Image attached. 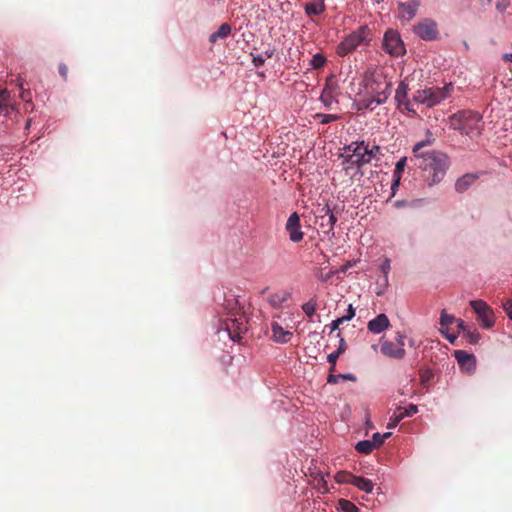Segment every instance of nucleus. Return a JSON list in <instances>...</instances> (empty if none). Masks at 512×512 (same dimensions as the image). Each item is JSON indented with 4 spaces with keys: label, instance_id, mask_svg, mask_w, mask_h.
Here are the masks:
<instances>
[{
    "label": "nucleus",
    "instance_id": "obj_9",
    "mask_svg": "<svg viewBox=\"0 0 512 512\" xmlns=\"http://www.w3.org/2000/svg\"><path fill=\"white\" fill-rule=\"evenodd\" d=\"M383 49L392 56L398 57L404 54V45L397 31L388 30L384 34Z\"/></svg>",
    "mask_w": 512,
    "mask_h": 512
},
{
    "label": "nucleus",
    "instance_id": "obj_33",
    "mask_svg": "<svg viewBox=\"0 0 512 512\" xmlns=\"http://www.w3.org/2000/svg\"><path fill=\"white\" fill-rule=\"evenodd\" d=\"M457 318H455L453 315H450L446 312L445 309L441 311L440 316V325L441 329H447L449 325L455 323Z\"/></svg>",
    "mask_w": 512,
    "mask_h": 512
},
{
    "label": "nucleus",
    "instance_id": "obj_2",
    "mask_svg": "<svg viewBox=\"0 0 512 512\" xmlns=\"http://www.w3.org/2000/svg\"><path fill=\"white\" fill-rule=\"evenodd\" d=\"M481 119L480 114L463 110L451 115L448 124L451 129L458 130L461 134L475 136L481 132Z\"/></svg>",
    "mask_w": 512,
    "mask_h": 512
},
{
    "label": "nucleus",
    "instance_id": "obj_1",
    "mask_svg": "<svg viewBox=\"0 0 512 512\" xmlns=\"http://www.w3.org/2000/svg\"><path fill=\"white\" fill-rule=\"evenodd\" d=\"M410 161L422 171L423 178L429 186L439 184L450 167L449 156L445 152L434 149L413 155Z\"/></svg>",
    "mask_w": 512,
    "mask_h": 512
},
{
    "label": "nucleus",
    "instance_id": "obj_47",
    "mask_svg": "<svg viewBox=\"0 0 512 512\" xmlns=\"http://www.w3.org/2000/svg\"><path fill=\"white\" fill-rule=\"evenodd\" d=\"M510 6V0H498L496 3V9L499 12H504Z\"/></svg>",
    "mask_w": 512,
    "mask_h": 512
},
{
    "label": "nucleus",
    "instance_id": "obj_22",
    "mask_svg": "<svg viewBox=\"0 0 512 512\" xmlns=\"http://www.w3.org/2000/svg\"><path fill=\"white\" fill-rule=\"evenodd\" d=\"M326 9L324 0H312L311 2L305 5V13L308 16L311 15H320Z\"/></svg>",
    "mask_w": 512,
    "mask_h": 512
},
{
    "label": "nucleus",
    "instance_id": "obj_3",
    "mask_svg": "<svg viewBox=\"0 0 512 512\" xmlns=\"http://www.w3.org/2000/svg\"><path fill=\"white\" fill-rule=\"evenodd\" d=\"M391 87L392 83L382 76L372 75L366 78L365 89L370 98L367 100L365 107L371 108L373 103L376 105L385 103L391 94Z\"/></svg>",
    "mask_w": 512,
    "mask_h": 512
},
{
    "label": "nucleus",
    "instance_id": "obj_44",
    "mask_svg": "<svg viewBox=\"0 0 512 512\" xmlns=\"http://www.w3.org/2000/svg\"><path fill=\"white\" fill-rule=\"evenodd\" d=\"M336 87H337V83H336V80H335L334 76L328 77L327 80H326L324 89H328L329 93H333L334 94V91H335Z\"/></svg>",
    "mask_w": 512,
    "mask_h": 512
},
{
    "label": "nucleus",
    "instance_id": "obj_21",
    "mask_svg": "<svg viewBox=\"0 0 512 512\" xmlns=\"http://www.w3.org/2000/svg\"><path fill=\"white\" fill-rule=\"evenodd\" d=\"M320 212L323 213L322 215L318 216L320 220H325L327 218V229L324 230L325 233H330L333 231L334 225L337 222L336 216L331 212L328 205H325L320 209Z\"/></svg>",
    "mask_w": 512,
    "mask_h": 512
},
{
    "label": "nucleus",
    "instance_id": "obj_8",
    "mask_svg": "<svg viewBox=\"0 0 512 512\" xmlns=\"http://www.w3.org/2000/svg\"><path fill=\"white\" fill-rule=\"evenodd\" d=\"M413 32L425 41L435 40L439 34L437 23L430 18H425L414 25Z\"/></svg>",
    "mask_w": 512,
    "mask_h": 512
},
{
    "label": "nucleus",
    "instance_id": "obj_35",
    "mask_svg": "<svg viewBox=\"0 0 512 512\" xmlns=\"http://www.w3.org/2000/svg\"><path fill=\"white\" fill-rule=\"evenodd\" d=\"M316 308L317 302L315 298H311L308 302L302 305L303 312L310 318L315 314Z\"/></svg>",
    "mask_w": 512,
    "mask_h": 512
},
{
    "label": "nucleus",
    "instance_id": "obj_17",
    "mask_svg": "<svg viewBox=\"0 0 512 512\" xmlns=\"http://www.w3.org/2000/svg\"><path fill=\"white\" fill-rule=\"evenodd\" d=\"M478 179L477 174L467 173L458 178L455 182V190L458 193H464L467 191Z\"/></svg>",
    "mask_w": 512,
    "mask_h": 512
},
{
    "label": "nucleus",
    "instance_id": "obj_51",
    "mask_svg": "<svg viewBox=\"0 0 512 512\" xmlns=\"http://www.w3.org/2000/svg\"><path fill=\"white\" fill-rule=\"evenodd\" d=\"M441 334L450 342L454 343L457 339V336L454 334H450L447 329H440Z\"/></svg>",
    "mask_w": 512,
    "mask_h": 512
},
{
    "label": "nucleus",
    "instance_id": "obj_19",
    "mask_svg": "<svg viewBox=\"0 0 512 512\" xmlns=\"http://www.w3.org/2000/svg\"><path fill=\"white\" fill-rule=\"evenodd\" d=\"M271 330L273 333V338L276 342L287 343L292 337V333L290 331L284 330L283 327L277 322H272Z\"/></svg>",
    "mask_w": 512,
    "mask_h": 512
},
{
    "label": "nucleus",
    "instance_id": "obj_54",
    "mask_svg": "<svg viewBox=\"0 0 512 512\" xmlns=\"http://www.w3.org/2000/svg\"><path fill=\"white\" fill-rule=\"evenodd\" d=\"M404 339H405V336L403 334L397 333V338H396L397 343L396 344L398 346H401L402 348H404V346H405Z\"/></svg>",
    "mask_w": 512,
    "mask_h": 512
},
{
    "label": "nucleus",
    "instance_id": "obj_29",
    "mask_svg": "<svg viewBox=\"0 0 512 512\" xmlns=\"http://www.w3.org/2000/svg\"><path fill=\"white\" fill-rule=\"evenodd\" d=\"M355 475L347 471H339L335 475V481L339 484H352Z\"/></svg>",
    "mask_w": 512,
    "mask_h": 512
},
{
    "label": "nucleus",
    "instance_id": "obj_55",
    "mask_svg": "<svg viewBox=\"0 0 512 512\" xmlns=\"http://www.w3.org/2000/svg\"><path fill=\"white\" fill-rule=\"evenodd\" d=\"M479 3L482 7L485 8L491 5L492 0H479Z\"/></svg>",
    "mask_w": 512,
    "mask_h": 512
},
{
    "label": "nucleus",
    "instance_id": "obj_38",
    "mask_svg": "<svg viewBox=\"0 0 512 512\" xmlns=\"http://www.w3.org/2000/svg\"><path fill=\"white\" fill-rule=\"evenodd\" d=\"M420 382L421 384H423L424 386H427L433 379L434 377V374L432 372L431 369L429 368H425V369H422L420 370Z\"/></svg>",
    "mask_w": 512,
    "mask_h": 512
},
{
    "label": "nucleus",
    "instance_id": "obj_34",
    "mask_svg": "<svg viewBox=\"0 0 512 512\" xmlns=\"http://www.w3.org/2000/svg\"><path fill=\"white\" fill-rule=\"evenodd\" d=\"M11 107V94L7 89L0 90V112Z\"/></svg>",
    "mask_w": 512,
    "mask_h": 512
},
{
    "label": "nucleus",
    "instance_id": "obj_57",
    "mask_svg": "<svg viewBox=\"0 0 512 512\" xmlns=\"http://www.w3.org/2000/svg\"><path fill=\"white\" fill-rule=\"evenodd\" d=\"M326 224H327V218H326L325 220H321V222H320V224H319V225H320V227H321L322 229H327Z\"/></svg>",
    "mask_w": 512,
    "mask_h": 512
},
{
    "label": "nucleus",
    "instance_id": "obj_16",
    "mask_svg": "<svg viewBox=\"0 0 512 512\" xmlns=\"http://www.w3.org/2000/svg\"><path fill=\"white\" fill-rule=\"evenodd\" d=\"M390 325L388 317L381 313L368 322V330L372 333L379 334L387 329Z\"/></svg>",
    "mask_w": 512,
    "mask_h": 512
},
{
    "label": "nucleus",
    "instance_id": "obj_27",
    "mask_svg": "<svg viewBox=\"0 0 512 512\" xmlns=\"http://www.w3.org/2000/svg\"><path fill=\"white\" fill-rule=\"evenodd\" d=\"M340 158L343 159L342 161V166H343V170L348 173V171L355 166V157L352 156V152H345V153H342L340 154L339 156Z\"/></svg>",
    "mask_w": 512,
    "mask_h": 512
},
{
    "label": "nucleus",
    "instance_id": "obj_50",
    "mask_svg": "<svg viewBox=\"0 0 512 512\" xmlns=\"http://www.w3.org/2000/svg\"><path fill=\"white\" fill-rule=\"evenodd\" d=\"M354 316H355V309L353 308L352 304H350L347 309V314L342 316L341 318H342V320H344L346 322V321H350Z\"/></svg>",
    "mask_w": 512,
    "mask_h": 512
},
{
    "label": "nucleus",
    "instance_id": "obj_11",
    "mask_svg": "<svg viewBox=\"0 0 512 512\" xmlns=\"http://www.w3.org/2000/svg\"><path fill=\"white\" fill-rule=\"evenodd\" d=\"M421 5L420 0H410L408 2H398V17L403 22L411 21L417 14Z\"/></svg>",
    "mask_w": 512,
    "mask_h": 512
},
{
    "label": "nucleus",
    "instance_id": "obj_59",
    "mask_svg": "<svg viewBox=\"0 0 512 512\" xmlns=\"http://www.w3.org/2000/svg\"><path fill=\"white\" fill-rule=\"evenodd\" d=\"M335 367H336V365L331 364V367L329 369L330 374H333Z\"/></svg>",
    "mask_w": 512,
    "mask_h": 512
},
{
    "label": "nucleus",
    "instance_id": "obj_46",
    "mask_svg": "<svg viewBox=\"0 0 512 512\" xmlns=\"http://www.w3.org/2000/svg\"><path fill=\"white\" fill-rule=\"evenodd\" d=\"M502 307L506 312L507 316L509 317V319L512 320V299H505L502 303Z\"/></svg>",
    "mask_w": 512,
    "mask_h": 512
},
{
    "label": "nucleus",
    "instance_id": "obj_43",
    "mask_svg": "<svg viewBox=\"0 0 512 512\" xmlns=\"http://www.w3.org/2000/svg\"><path fill=\"white\" fill-rule=\"evenodd\" d=\"M320 99L323 102V104L328 107L334 100V94L329 93L328 89H323Z\"/></svg>",
    "mask_w": 512,
    "mask_h": 512
},
{
    "label": "nucleus",
    "instance_id": "obj_23",
    "mask_svg": "<svg viewBox=\"0 0 512 512\" xmlns=\"http://www.w3.org/2000/svg\"><path fill=\"white\" fill-rule=\"evenodd\" d=\"M435 141V138L433 137L430 130H427L426 132V138L422 141L417 142L413 148H412V154L417 155L421 153H425L426 151H423V148L427 146H431Z\"/></svg>",
    "mask_w": 512,
    "mask_h": 512
},
{
    "label": "nucleus",
    "instance_id": "obj_20",
    "mask_svg": "<svg viewBox=\"0 0 512 512\" xmlns=\"http://www.w3.org/2000/svg\"><path fill=\"white\" fill-rule=\"evenodd\" d=\"M291 297L288 291H278L268 296L267 301L273 308H280L281 305Z\"/></svg>",
    "mask_w": 512,
    "mask_h": 512
},
{
    "label": "nucleus",
    "instance_id": "obj_42",
    "mask_svg": "<svg viewBox=\"0 0 512 512\" xmlns=\"http://www.w3.org/2000/svg\"><path fill=\"white\" fill-rule=\"evenodd\" d=\"M316 118H319L321 120L322 124H328L330 122L336 121L339 119L338 115L334 114H323V113H317L315 115Z\"/></svg>",
    "mask_w": 512,
    "mask_h": 512
},
{
    "label": "nucleus",
    "instance_id": "obj_30",
    "mask_svg": "<svg viewBox=\"0 0 512 512\" xmlns=\"http://www.w3.org/2000/svg\"><path fill=\"white\" fill-rule=\"evenodd\" d=\"M349 380V381H356V376L354 374H351V373H347V374H338V375H334V374H329L328 375V378H327V382L329 384H337L339 382V380Z\"/></svg>",
    "mask_w": 512,
    "mask_h": 512
},
{
    "label": "nucleus",
    "instance_id": "obj_39",
    "mask_svg": "<svg viewBox=\"0 0 512 512\" xmlns=\"http://www.w3.org/2000/svg\"><path fill=\"white\" fill-rule=\"evenodd\" d=\"M390 436L391 432H387L384 434L374 433L372 436V440L370 441L373 443L374 448H379L384 443L385 439L389 438Z\"/></svg>",
    "mask_w": 512,
    "mask_h": 512
},
{
    "label": "nucleus",
    "instance_id": "obj_45",
    "mask_svg": "<svg viewBox=\"0 0 512 512\" xmlns=\"http://www.w3.org/2000/svg\"><path fill=\"white\" fill-rule=\"evenodd\" d=\"M402 412L405 415V417H412L418 412L417 405L409 404L407 408L402 407Z\"/></svg>",
    "mask_w": 512,
    "mask_h": 512
},
{
    "label": "nucleus",
    "instance_id": "obj_4",
    "mask_svg": "<svg viewBox=\"0 0 512 512\" xmlns=\"http://www.w3.org/2000/svg\"><path fill=\"white\" fill-rule=\"evenodd\" d=\"M454 87L452 83L446 84L443 87H426L419 89L413 94V101L417 104L425 105L428 108H432L450 97Z\"/></svg>",
    "mask_w": 512,
    "mask_h": 512
},
{
    "label": "nucleus",
    "instance_id": "obj_14",
    "mask_svg": "<svg viewBox=\"0 0 512 512\" xmlns=\"http://www.w3.org/2000/svg\"><path fill=\"white\" fill-rule=\"evenodd\" d=\"M225 325L226 330L233 341L239 340L240 334L247 330L244 323V317L242 315L239 318H228Z\"/></svg>",
    "mask_w": 512,
    "mask_h": 512
},
{
    "label": "nucleus",
    "instance_id": "obj_6",
    "mask_svg": "<svg viewBox=\"0 0 512 512\" xmlns=\"http://www.w3.org/2000/svg\"><path fill=\"white\" fill-rule=\"evenodd\" d=\"M409 85L406 81H401L395 91L394 100L396 102L397 109L402 113H407L410 116H416L417 112L414 108L413 98L409 99Z\"/></svg>",
    "mask_w": 512,
    "mask_h": 512
},
{
    "label": "nucleus",
    "instance_id": "obj_52",
    "mask_svg": "<svg viewBox=\"0 0 512 512\" xmlns=\"http://www.w3.org/2000/svg\"><path fill=\"white\" fill-rule=\"evenodd\" d=\"M266 61V58L261 54L253 57V63L256 67L262 66Z\"/></svg>",
    "mask_w": 512,
    "mask_h": 512
},
{
    "label": "nucleus",
    "instance_id": "obj_48",
    "mask_svg": "<svg viewBox=\"0 0 512 512\" xmlns=\"http://www.w3.org/2000/svg\"><path fill=\"white\" fill-rule=\"evenodd\" d=\"M455 323L457 324L458 333L465 334L467 330L471 328V326L466 325L462 319H457Z\"/></svg>",
    "mask_w": 512,
    "mask_h": 512
},
{
    "label": "nucleus",
    "instance_id": "obj_10",
    "mask_svg": "<svg viewBox=\"0 0 512 512\" xmlns=\"http://www.w3.org/2000/svg\"><path fill=\"white\" fill-rule=\"evenodd\" d=\"M343 150L345 152H352L355 157V166L360 169L363 166L370 164L371 161L367 156V143L365 141H355L346 145Z\"/></svg>",
    "mask_w": 512,
    "mask_h": 512
},
{
    "label": "nucleus",
    "instance_id": "obj_24",
    "mask_svg": "<svg viewBox=\"0 0 512 512\" xmlns=\"http://www.w3.org/2000/svg\"><path fill=\"white\" fill-rule=\"evenodd\" d=\"M337 337L340 338V341H339V347L336 351H334L333 353L329 354L328 357H327V360L330 364H333V365H336V361L338 359V357L343 354L346 349H347V344H346V341L345 339L341 336V333L340 331L337 333Z\"/></svg>",
    "mask_w": 512,
    "mask_h": 512
},
{
    "label": "nucleus",
    "instance_id": "obj_28",
    "mask_svg": "<svg viewBox=\"0 0 512 512\" xmlns=\"http://www.w3.org/2000/svg\"><path fill=\"white\" fill-rule=\"evenodd\" d=\"M405 418V415L402 412V407L399 406L395 409L393 414L390 416L389 422L387 424V428L392 429L395 428L398 423Z\"/></svg>",
    "mask_w": 512,
    "mask_h": 512
},
{
    "label": "nucleus",
    "instance_id": "obj_31",
    "mask_svg": "<svg viewBox=\"0 0 512 512\" xmlns=\"http://www.w3.org/2000/svg\"><path fill=\"white\" fill-rule=\"evenodd\" d=\"M355 449L357 452L367 455L370 454L375 448L370 440H363L356 444Z\"/></svg>",
    "mask_w": 512,
    "mask_h": 512
},
{
    "label": "nucleus",
    "instance_id": "obj_40",
    "mask_svg": "<svg viewBox=\"0 0 512 512\" xmlns=\"http://www.w3.org/2000/svg\"><path fill=\"white\" fill-rule=\"evenodd\" d=\"M325 63H326V58L324 55H322L320 53L315 54L310 61V65L314 69L322 68L325 65Z\"/></svg>",
    "mask_w": 512,
    "mask_h": 512
},
{
    "label": "nucleus",
    "instance_id": "obj_25",
    "mask_svg": "<svg viewBox=\"0 0 512 512\" xmlns=\"http://www.w3.org/2000/svg\"><path fill=\"white\" fill-rule=\"evenodd\" d=\"M231 30V26L228 23H223L216 32L210 35L209 42L215 43L218 39L226 38L231 33Z\"/></svg>",
    "mask_w": 512,
    "mask_h": 512
},
{
    "label": "nucleus",
    "instance_id": "obj_15",
    "mask_svg": "<svg viewBox=\"0 0 512 512\" xmlns=\"http://www.w3.org/2000/svg\"><path fill=\"white\" fill-rule=\"evenodd\" d=\"M381 353L390 358L402 359L405 356V349L394 342L384 341L381 344Z\"/></svg>",
    "mask_w": 512,
    "mask_h": 512
},
{
    "label": "nucleus",
    "instance_id": "obj_37",
    "mask_svg": "<svg viewBox=\"0 0 512 512\" xmlns=\"http://www.w3.org/2000/svg\"><path fill=\"white\" fill-rule=\"evenodd\" d=\"M367 156L369 157L370 161L372 162L374 159H379L381 155V148L378 145H372L370 146L369 143H367Z\"/></svg>",
    "mask_w": 512,
    "mask_h": 512
},
{
    "label": "nucleus",
    "instance_id": "obj_53",
    "mask_svg": "<svg viewBox=\"0 0 512 512\" xmlns=\"http://www.w3.org/2000/svg\"><path fill=\"white\" fill-rule=\"evenodd\" d=\"M59 74L61 75L63 80H65V81L67 80L68 67L65 64H60L59 65Z\"/></svg>",
    "mask_w": 512,
    "mask_h": 512
},
{
    "label": "nucleus",
    "instance_id": "obj_18",
    "mask_svg": "<svg viewBox=\"0 0 512 512\" xmlns=\"http://www.w3.org/2000/svg\"><path fill=\"white\" fill-rule=\"evenodd\" d=\"M406 165L407 157H401L395 165V170L393 172V183L391 186V190L393 192L392 195H395V190L398 188L400 184L401 175L404 172Z\"/></svg>",
    "mask_w": 512,
    "mask_h": 512
},
{
    "label": "nucleus",
    "instance_id": "obj_58",
    "mask_svg": "<svg viewBox=\"0 0 512 512\" xmlns=\"http://www.w3.org/2000/svg\"><path fill=\"white\" fill-rule=\"evenodd\" d=\"M272 55H273V51H266V52L264 53V55H263V56H264L266 59H268V58H271V57H272Z\"/></svg>",
    "mask_w": 512,
    "mask_h": 512
},
{
    "label": "nucleus",
    "instance_id": "obj_26",
    "mask_svg": "<svg viewBox=\"0 0 512 512\" xmlns=\"http://www.w3.org/2000/svg\"><path fill=\"white\" fill-rule=\"evenodd\" d=\"M352 485H354L355 487H357L358 489H360L366 493L372 492V490L374 488V484L372 483L371 480L366 479L364 477H360V476L354 477Z\"/></svg>",
    "mask_w": 512,
    "mask_h": 512
},
{
    "label": "nucleus",
    "instance_id": "obj_56",
    "mask_svg": "<svg viewBox=\"0 0 512 512\" xmlns=\"http://www.w3.org/2000/svg\"><path fill=\"white\" fill-rule=\"evenodd\" d=\"M503 60L506 62H512V53H506L503 55Z\"/></svg>",
    "mask_w": 512,
    "mask_h": 512
},
{
    "label": "nucleus",
    "instance_id": "obj_13",
    "mask_svg": "<svg viewBox=\"0 0 512 512\" xmlns=\"http://www.w3.org/2000/svg\"><path fill=\"white\" fill-rule=\"evenodd\" d=\"M454 357L457 360L461 369L469 374H472L476 370V358L473 354H469L463 350H455Z\"/></svg>",
    "mask_w": 512,
    "mask_h": 512
},
{
    "label": "nucleus",
    "instance_id": "obj_41",
    "mask_svg": "<svg viewBox=\"0 0 512 512\" xmlns=\"http://www.w3.org/2000/svg\"><path fill=\"white\" fill-rule=\"evenodd\" d=\"M464 335L471 344H477L481 338L480 333L477 331L476 328L472 326L470 329L467 330V332Z\"/></svg>",
    "mask_w": 512,
    "mask_h": 512
},
{
    "label": "nucleus",
    "instance_id": "obj_60",
    "mask_svg": "<svg viewBox=\"0 0 512 512\" xmlns=\"http://www.w3.org/2000/svg\"><path fill=\"white\" fill-rule=\"evenodd\" d=\"M30 120H28L27 124H26V128L30 127Z\"/></svg>",
    "mask_w": 512,
    "mask_h": 512
},
{
    "label": "nucleus",
    "instance_id": "obj_32",
    "mask_svg": "<svg viewBox=\"0 0 512 512\" xmlns=\"http://www.w3.org/2000/svg\"><path fill=\"white\" fill-rule=\"evenodd\" d=\"M337 509L340 512H359L358 508L351 501L340 499L337 504Z\"/></svg>",
    "mask_w": 512,
    "mask_h": 512
},
{
    "label": "nucleus",
    "instance_id": "obj_36",
    "mask_svg": "<svg viewBox=\"0 0 512 512\" xmlns=\"http://www.w3.org/2000/svg\"><path fill=\"white\" fill-rule=\"evenodd\" d=\"M379 269L383 273L384 285L387 286L388 285V274H389V272L391 270V261H390V259L389 258H384L382 263L379 265Z\"/></svg>",
    "mask_w": 512,
    "mask_h": 512
},
{
    "label": "nucleus",
    "instance_id": "obj_12",
    "mask_svg": "<svg viewBox=\"0 0 512 512\" xmlns=\"http://www.w3.org/2000/svg\"><path fill=\"white\" fill-rule=\"evenodd\" d=\"M286 230L292 242L297 243L303 239L304 234L301 231L300 218L296 212L289 216L286 222Z\"/></svg>",
    "mask_w": 512,
    "mask_h": 512
},
{
    "label": "nucleus",
    "instance_id": "obj_61",
    "mask_svg": "<svg viewBox=\"0 0 512 512\" xmlns=\"http://www.w3.org/2000/svg\"><path fill=\"white\" fill-rule=\"evenodd\" d=\"M267 290H268V288H264V289L262 290V292H261V293L263 294V293H265Z\"/></svg>",
    "mask_w": 512,
    "mask_h": 512
},
{
    "label": "nucleus",
    "instance_id": "obj_7",
    "mask_svg": "<svg viewBox=\"0 0 512 512\" xmlns=\"http://www.w3.org/2000/svg\"><path fill=\"white\" fill-rule=\"evenodd\" d=\"M470 306L477 315V320L484 329L491 328L495 323L492 308L483 300H472Z\"/></svg>",
    "mask_w": 512,
    "mask_h": 512
},
{
    "label": "nucleus",
    "instance_id": "obj_49",
    "mask_svg": "<svg viewBox=\"0 0 512 512\" xmlns=\"http://www.w3.org/2000/svg\"><path fill=\"white\" fill-rule=\"evenodd\" d=\"M345 321L342 320L341 317L337 318L336 320L332 321L331 324L329 325V328H330V333H333L335 332L336 330L339 329V326L341 324H343Z\"/></svg>",
    "mask_w": 512,
    "mask_h": 512
},
{
    "label": "nucleus",
    "instance_id": "obj_5",
    "mask_svg": "<svg viewBox=\"0 0 512 512\" xmlns=\"http://www.w3.org/2000/svg\"><path fill=\"white\" fill-rule=\"evenodd\" d=\"M371 32L367 26H362L352 32L337 46V54L341 57L354 51L358 46L367 45L371 40Z\"/></svg>",
    "mask_w": 512,
    "mask_h": 512
}]
</instances>
